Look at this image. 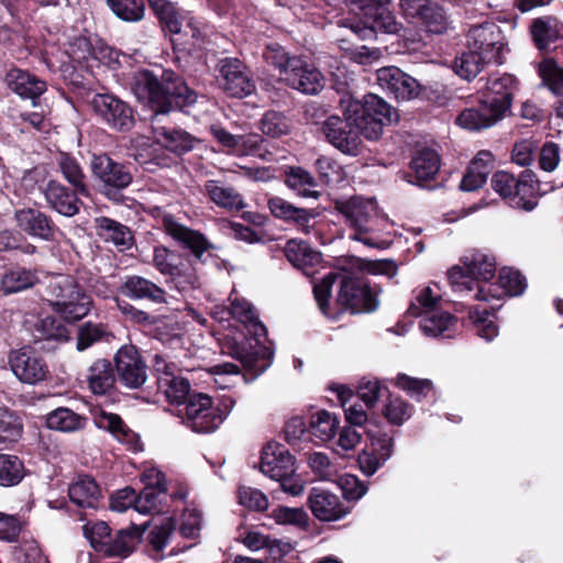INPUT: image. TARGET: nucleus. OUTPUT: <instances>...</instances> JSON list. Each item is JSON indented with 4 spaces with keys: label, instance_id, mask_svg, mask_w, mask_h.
Wrapping results in <instances>:
<instances>
[{
    "label": "nucleus",
    "instance_id": "nucleus-1",
    "mask_svg": "<svg viewBox=\"0 0 563 563\" xmlns=\"http://www.w3.org/2000/svg\"><path fill=\"white\" fill-rule=\"evenodd\" d=\"M132 91L144 104L158 115L174 109H183L196 102L197 95L173 70H163L161 76L150 70L137 71L133 77Z\"/></svg>",
    "mask_w": 563,
    "mask_h": 563
},
{
    "label": "nucleus",
    "instance_id": "nucleus-2",
    "mask_svg": "<svg viewBox=\"0 0 563 563\" xmlns=\"http://www.w3.org/2000/svg\"><path fill=\"white\" fill-rule=\"evenodd\" d=\"M466 51L455 59L456 74L471 80L490 63L501 64L507 42L494 22L474 24L465 33Z\"/></svg>",
    "mask_w": 563,
    "mask_h": 563
},
{
    "label": "nucleus",
    "instance_id": "nucleus-3",
    "mask_svg": "<svg viewBox=\"0 0 563 563\" xmlns=\"http://www.w3.org/2000/svg\"><path fill=\"white\" fill-rule=\"evenodd\" d=\"M230 308L222 310L241 322L252 335L247 345L234 343L229 345L228 353L239 360L253 376L264 373L272 363L273 352L264 344L266 328L260 321L254 307L245 299L230 297Z\"/></svg>",
    "mask_w": 563,
    "mask_h": 563
},
{
    "label": "nucleus",
    "instance_id": "nucleus-4",
    "mask_svg": "<svg viewBox=\"0 0 563 563\" xmlns=\"http://www.w3.org/2000/svg\"><path fill=\"white\" fill-rule=\"evenodd\" d=\"M335 210L344 217L352 230L350 239L368 247H385V242L379 239L385 218L380 216L374 199L355 196L347 200H336Z\"/></svg>",
    "mask_w": 563,
    "mask_h": 563
},
{
    "label": "nucleus",
    "instance_id": "nucleus-5",
    "mask_svg": "<svg viewBox=\"0 0 563 563\" xmlns=\"http://www.w3.org/2000/svg\"><path fill=\"white\" fill-rule=\"evenodd\" d=\"M462 262L466 268L464 271L460 266H454L448 272L449 282L454 291L460 294H468L477 288L474 298L477 300H488V297H497L490 292V287L486 289L477 282L490 280L496 273V261L490 254L479 251H472L463 256Z\"/></svg>",
    "mask_w": 563,
    "mask_h": 563
},
{
    "label": "nucleus",
    "instance_id": "nucleus-6",
    "mask_svg": "<svg viewBox=\"0 0 563 563\" xmlns=\"http://www.w3.org/2000/svg\"><path fill=\"white\" fill-rule=\"evenodd\" d=\"M45 291L53 310L67 321H78L90 311V296L69 275L58 274L48 277Z\"/></svg>",
    "mask_w": 563,
    "mask_h": 563
},
{
    "label": "nucleus",
    "instance_id": "nucleus-7",
    "mask_svg": "<svg viewBox=\"0 0 563 563\" xmlns=\"http://www.w3.org/2000/svg\"><path fill=\"white\" fill-rule=\"evenodd\" d=\"M355 19H342L338 23L349 27L362 40L374 38L378 32L396 33L398 24L389 11L390 0H352Z\"/></svg>",
    "mask_w": 563,
    "mask_h": 563
},
{
    "label": "nucleus",
    "instance_id": "nucleus-8",
    "mask_svg": "<svg viewBox=\"0 0 563 563\" xmlns=\"http://www.w3.org/2000/svg\"><path fill=\"white\" fill-rule=\"evenodd\" d=\"M441 297L434 294L431 287L421 289L408 308L412 317H422L420 328L426 335L451 336L456 319L451 313L437 308Z\"/></svg>",
    "mask_w": 563,
    "mask_h": 563
},
{
    "label": "nucleus",
    "instance_id": "nucleus-9",
    "mask_svg": "<svg viewBox=\"0 0 563 563\" xmlns=\"http://www.w3.org/2000/svg\"><path fill=\"white\" fill-rule=\"evenodd\" d=\"M346 102L349 112L361 123L363 136L367 140L379 139L384 126L397 120L396 110L377 95H366L363 102L352 99Z\"/></svg>",
    "mask_w": 563,
    "mask_h": 563
},
{
    "label": "nucleus",
    "instance_id": "nucleus-10",
    "mask_svg": "<svg viewBox=\"0 0 563 563\" xmlns=\"http://www.w3.org/2000/svg\"><path fill=\"white\" fill-rule=\"evenodd\" d=\"M536 183L531 170H523L518 178L508 172L500 170L492 178V187L497 194L507 199L512 208L527 212L538 206Z\"/></svg>",
    "mask_w": 563,
    "mask_h": 563
},
{
    "label": "nucleus",
    "instance_id": "nucleus-11",
    "mask_svg": "<svg viewBox=\"0 0 563 563\" xmlns=\"http://www.w3.org/2000/svg\"><path fill=\"white\" fill-rule=\"evenodd\" d=\"M327 141L345 155L357 156L363 151V129L346 104L343 118L329 117L322 124Z\"/></svg>",
    "mask_w": 563,
    "mask_h": 563
},
{
    "label": "nucleus",
    "instance_id": "nucleus-12",
    "mask_svg": "<svg viewBox=\"0 0 563 563\" xmlns=\"http://www.w3.org/2000/svg\"><path fill=\"white\" fill-rule=\"evenodd\" d=\"M90 170L97 187L108 197L125 189L133 179L128 166L113 161L106 154L92 156Z\"/></svg>",
    "mask_w": 563,
    "mask_h": 563
},
{
    "label": "nucleus",
    "instance_id": "nucleus-13",
    "mask_svg": "<svg viewBox=\"0 0 563 563\" xmlns=\"http://www.w3.org/2000/svg\"><path fill=\"white\" fill-rule=\"evenodd\" d=\"M336 302L352 313L372 312L378 307L377 297L371 290L368 282L352 273L343 275Z\"/></svg>",
    "mask_w": 563,
    "mask_h": 563
},
{
    "label": "nucleus",
    "instance_id": "nucleus-14",
    "mask_svg": "<svg viewBox=\"0 0 563 563\" xmlns=\"http://www.w3.org/2000/svg\"><path fill=\"white\" fill-rule=\"evenodd\" d=\"M218 81L230 97L244 98L255 91V81L249 67L239 58L223 57L217 64Z\"/></svg>",
    "mask_w": 563,
    "mask_h": 563
},
{
    "label": "nucleus",
    "instance_id": "nucleus-15",
    "mask_svg": "<svg viewBox=\"0 0 563 563\" xmlns=\"http://www.w3.org/2000/svg\"><path fill=\"white\" fill-rule=\"evenodd\" d=\"M179 412L186 416L187 426L197 433L212 432L224 420V415L212 406L211 398L206 394L191 395Z\"/></svg>",
    "mask_w": 563,
    "mask_h": 563
},
{
    "label": "nucleus",
    "instance_id": "nucleus-16",
    "mask_svg": "<svg viewBox=\"0 0 563 563\" xmlns=\"http://www.w3.org/2000/svg\"><path fill=\"white\" fill-rule=\"evenodd\" d=\"M147 2L163 30L168 31L173 35H183L185 37L198 38L200 36V31L195 25L192 18L180 11L172 1L147 0Z\"/></svg>",
    "mask_w": 563,
    "mask_h": 563
},
{
    "label": "nucleus",
    "instance_id": "nucleus-17",
    "mask_svg": "<svg viewBox=\"0 0 563 563\" xmlns=\"http://www.w3.org/2000/svg\"><path fill=\"white\" fill-rule=\"evenodd\" d=\"M147 2L163 30L168 31L173 35H183L185 37L198 38L200 36V31L195 25L192 18L180 11L172 1L147 0Z\"/></svg>",
    "mask_w": 563,
    "mask_h": 563
},
{
    "label": "nucleus",
    "instance_id": "nucleus-18",
    "mask_svg": "<svg viewBox=\"0 0 563 563\" xmlns=\"http://www.w3.org/2000/svg\"><path fill=\"white\" fill-rule=\"evenodd\" d=\"M91 107L95 113L114 130L128 131L134 124L132 109L113 95H95Z\"/></svg>",
    "mask_w": 563,
    "mask_h": 563
},
{
    "label": "nucleus",
    "instance_id": "nucleus-19",
    "mask_svg": "<svg viewBox=\"0 0 563 563\" xmlns=\"http://www.w3.org/2000/svg\"><path fill=\"white\" fill-rule=\"evenodd\" d=\"M119 382L126 388H141L147 379V366L134 345H123L114 356Z\"/></svg>",
    "mask_w": 563,
    "mask_h": 563
},
{
    "label": "nucleus",
    "instance_id": "nucleus-20",
    "mask_svg": "<svg viewBox=\"0 0 563 563\" xmlns=\"http://www.w3.org/2000/svg\"><path fill=\"white\" fill-rule=\"evenodd\" d=\"M283 80L290 88L310 96L318 95L325 86L323 74L300 57H294Z\"/></svg>",
    "mask_w": 563,
    "mask_h": 563
},
{
    "label": "nucleus",
    "instance_id": "nucleus-21",
    "mask_svg": "<svg viewBox=\"0 0 563 563\" xmlns=\"http://www.w3.org/2000/svg\"><path fill=\"white\" fill-rule=\"evenodd\" d=\"M8 361L14 376L25 384H36L48 374L44 360L30 347L11 351Z\"/></svg>",
    "mask_w": 563,
    "mask_h": 563
},
{
    "label": "nucleus",
    "instance_id": "nucleus-22",
    "mask_svg": "<svg viewBox=\"0 0 563 563\" xmlns=\"http://www.w3.org/2000/svg\"><path fill=\"white\" fill-rule=\"evenodd\" d=\"M378 86L398 100H410L420 92L417 79L395 66L383 67L376 71Z\"/></svg>",
    "mask_w": 563,
    "mask_h": 563
},
{
    "label": "nucleus",
    "instance_id": "nucleus-23",
    "mask_svg": "<svg viewBox=\"0 0 563 563\" xmlns=\"http://www.w3.org/2000/svg\"><path fill=\"white\" fill-rule=\"evenodd\" d=\"M307 504L312 515L321 521H336L350 512L338 495L319 487L310 490Z\"/></svg>",
    "mask_w": 563,
    "mask_h": 563
},
{
    "label": "nucleus",
    "instance_id": "nucleus-24",
    "mask_svg": "<svg viewBox=\"0 0 563 563\" xmlns=\"http://www.w3.org/2000/svg\"><path fill=\"white\" fill-rule=\"evenodd\" d=\"M163 223L166 233L188 249L198 261H202L203 254L214 249L201 232L177 222L172 217H165Z\"/></svg>",
    "mask_w": 563,
    "mask_h": 563
},
{
    "label": "nucleus",
    "instance_id": "nucleus-25",
    "mask_svg": "<svg viewBox=\"0 0 563 563\" xmlns=\"http://www.w3.org/2000/svg\"><path fill=\"white\" fill-rule=\"evenodd\" d=\"M294 457L278 443H269L262 450L260 470L272 479L295 473Z\"/></svg>",
    "mask_w": 563,
    "mask_h": 563
},
{
    "label": "nucleus",
    "instance_id": "nucleus-26",
    "mask_svg": "<svg viewBox=\"0 0 563 563\" xmlns=\"http://www.w3.org/2000/svg\"><path fill=\"white\" fill-rule=\"evenodd\" d=\"M272 214L287 222H292L303 233H310L314 219L319 214L314 209L298 208L280 197H273L267 202Z\"/></svg>",
    "mask_w": 563,
    "mask_h": 563
},
{
    "label": "nucleus",
    "instance_id": "nucleus-27",
    "mask_svg": "<svg viewBox=\"0 0 563 563\" xmlns=\"http://www.w3.org/2000/svg\"><path fill=\"white\" fill-rule=\"evenodd\" d=\"M516 90V78L510 74L494 75L489 77L484 93V100L497 109L501 114H506L512 101V95Z\"/></svg>",
    "mask_w": 563,
    "mask_h": 563
},
{
    "label": "nucleus",
    "instance_id": "nucleus-28",
    "mask_svg": "<svg viewBox=\"0 0 563 563\" xmlns=\"http://www.w3.org/2000/svg\"><path fill=\"white\" fill-rule=\"evenodd\" d=\"M18 227L31 236L51 241L54 238L55 227L44 212L26 208L15 211Z\"/></svg>",
    "mask_w": 563,
    "mask_h": 563
},
{
    "label": "nucleus",
    "instance_id": "nucleus-29",
    "mask_svg": "<svg viewBox=\"0 0 563 563\" xmlns=\"http://www.w3.org/2000/svg\"><path fill=\"white\" fill-rule=\"evenodd\" d=\"M45 200L52 209L65 217H74L79 212L77 191L69 190L56 180H49L43 189Z\"/></svg>",
    "mask_w": 563,
    "mask_h": 563
},
{
    "label": "nucleus",
    "instance_id": "nucleus-30",
    "mask_svg": "<svg viewBox=\"0 0 563 563\" xmlns=\"http://www.w3.org/2000/svg\"><path fill=\"white\" fill-rule=\"evenodd\" d=\"M486 100H482L476 108L465 109L456 118V123L470 131L487 129L500 121L505 115Z\"/></svg>",
    "mask_w": 563,
    "mask_h": 563
},
{
    "label": "nucleus",
    "instance_id": "nucleus-31",
    "mask_svg": "<svg viewBox=\"0 0 563 563\" xmlns=\"http://www.w3.org/2000/svg\"><path fill=\"white\" fill-rule=\"evenodd\" d=\"M5 84L10 90L20 97L32 100L40 97L46 90L45 81L19 68H12L7 73Z\"/></svg>",
    "mask_w": 563,
    "mask_h": 563
},
{
    "label": "nucleus",
    "instance_id": "nucleus-32",
    "mask_svg": "<svg viewBox=\"0 0 563 563\" xmlns=\"http://www.w3.org/2000/svg\"><path fill=\"white\" fill-rule=\"evenodd\" d=\"M122 292L131 299H146L154 303H166L167 295L166 291L142 276H130L125 279L122 287Z\"/></svg>",
    "mask_w": 563,
    "mask_h": 563
},
{
    "label": "nucleus",
    "instance_id": "nucleus-33",
    "mask_svg": "<svg viewBox=\"0 0 563 563\" xmlns=\"http://www.w3.org/2000/svg\"><path fill=\"white\" fill-rule=\"evenodd\" d=\"M153 132L158 144L177 155H183L195 147L196 139L181 129L155 125Z\"/></svg>",
    "mask_w": 563,
    "mask_h": 563
},
{
    "label": "nucleus",
    "instance_id": "nucleus-34",
    "mask_svg": "<svg viewBox=\"0 0 563 563\" xmlns=\"http://www.w3.org/2000/svg\"><path fill=\"white\" fill-rule=\"evenodd\" d=\"M87 383L95 395H107L115 384V374L110 361L106 358L96 360L88 368Z\"/></svg>",
    "mask_w": 563,
    "mask_h": 563
},
{
    "label": "nucleus",
    "instance_id": "nucleus-35",
    "mask_svg": "<svg viewBox=\"0 0 563 563\" xmlns=\"http://www.w3.org/2000/svg\"><path fill=\"white\" fill-rule=\"evenodd\" d=\"M493 154L481 151L471 162L467 173L462 178L460 187L465 191H474L481 188L492 172Z\"/></svg>",
    "mask_w": 563,
    "mask_h": 563
},
{
    "label": "nucleus",
    "instance_id": "nucleus-36",
    "mask_svg": "<svg viewBox=\"0 0 563 563\" xmlns=\"http://www.w3.org/2000/svg\"><path fill=\"white\" fill-rule=\"evenodd\" d=\"M68 496L70 501L78 507L96 509L99 505L101 492L93 478L84 476L69 486Z\"/></svg>",
    "mask_w": 563,
    "mask_h": 563
},
{
    "label": "nucleus",
    "instance_id": "nucleus-37",
    "mask_svg": "<svg viewBox=\"0 0 563 563\" xmlns=\"http://www.w3.org/2000/svg\"><path fill=\"white\" fill-rule=\"evenodd\" d=\"M40 282L35 269L15 266L8 269L0 279V290L4 295H11L26 290Z\"/></svg>",
    "mask_w": 563,
    "mask_h": 563
},
{
    "label": "nucleus",
    "instance_id": "nucleus-38",
    "mask_svg": "<svg viewBox=\"0 0 563 563\" xmlns=\"http://www.w3.org/2000/svg\"><path fill=\"white\" fill-rule=\"evenodd\" d=\"M144 528L131 526L125 529L118 530L106 548L103 554L107 556L128 558L141 542Z\"/></svg>",
    "mask_w": 563,
    "mask_h": 563
},
{
    "label": "nucleus",
    "instance_id": "nucleus-39",
    "mask_svg": "<svg viewBox=\"0 0 563 563\" xmlns=\"http://www.w3.org/2000/svg\"><path fill=\"white\" fill-rule=\"evenodd\" d=\"M203 188L210 200L220 208L229 210H241L244 208L242 196L233 187L225 186L220 180H207Z\"/></svg>",
    "mask_w": 563,
    "mask_h": 563
},
{
    "label": "nucleus",
    "instance_id": "nucleus-40",
    "mask_svg": "<svg viewBox=\"0 0 563 563\" xmlns=\"http://www.w3.org/2000/svg\"><path fill=\"white\" fill-rule=\"evenodd\" d=\"M96 229L98 235L106 242H111L114 245L126 250L132 244V234L128 227L121 224L107 217L96 219Z\"/></svg>",
    "mask_w": 563,
    "mask_h": 563
},
{
    "label": "nucleus",
    "instance_id": "nucleus-41",
    "mask_svg": "<svg viewBox=\"0 0 563 563\" xmlns=\"http://www.w3.org/2000/svg\"><path fill=\"white\" fill-rule=\"evenodd\" d=\"M158 388L162 389L167 400L172 404L183 405L187 402L190 391V384L187 378L166 374L157 377Z\"/></svg>",
    "mask_w": 563,
    "mask_h": 563
},
{
    "label": "nucleus",
    "instance_id": "nucleus-42",
    "mask_svg": "<svg viewBox=\"0 0 563 563\" xmlns=\"http://www.w3.org/2000/svg\"><path fill=\"white\" fill-rule=\"evenodd\" d=\"M96 424L100 429L112 433L118 441L131 445L133 450H137L139 440L136 434L123 423L118 415L102 412L96 417Z\"/></svg>",
    "mask_w": 563,
    "mask_h": 563
},
{
    "label": "nucleus",
    "instance_id": "nucleus-43",
    "mask_svg": "<svg viewBox=\"0 0 563 563\" xmlns=\"http://www.w3.org/2000/svg\"><path fill=\"white\" fill-rule=\"evenodd\" d=\"M284 252L287 260L298 268L314 266L321 262V254L300 240L288 241Z\"/></svg>",
    "mask_w": 563,
    "mask_h": 563
},
{
    "label": "nucleus",
    "instance_id": "nucleus-44",
    "mask_svg": "<svg viewBox=\"0 0 563 563\" xmlns=\"http://www.w3.org/2000/svg\"><path fill=\"white\" fill-rule=\"evenodd\" d=\"M410 166L417 184L421 185V181L429 180L437 175L440 168V159L434 151L424 148L415 155Z\"/></svg>",
    "mask_w": 563,
    "mask_h": 563
},
{
    "label": "nucleus",
    "instance_id": "nucleus-45",
    "mask_svg": "<svg viewBox=\"0 0 563 563\" xmlns=\"http://www.w3.org/2000/svg\"><path fill=\"white\" fill-rule=\"evenodd\" d=\"M46 424L57 431L75 432L85 427L86 418L68 408L59 407L47 415Z\"/></svg>",
    "mask_w": 563,
    "mask_h": 563
},
{
    "label": "nucleus",
    "instance_id": "nucleus-46",
    "mask_svg": "<svg viewBox=\"0 0 563 563\" xmlns=\"http://www.w3.org/2000/svg\"><path fill=\"white\" fill-rule=\"evenodd\" d=\"M451 20L445 10L430 1L418 24L428 33L444 34L451 27Z\"/></svg>",
    "mask_w": 563,
    "mask_h": 563
},
{
    "label": "nucleus",
    "instance_id": "nucleus-47",
    "mask_svg": "<svg viewBox=\"0 0 563 563\" xmlns=\"http://www.w3.org/2000/svg\"><path fill=\"white\" fill-rule=\"evenodd\" d=\"M285 183L301 197L317 199L320 196V192L314 189L317 187L314 178L301 167L290 168L286 174Z\"/></svg>",
    "mask_w": 563,
    "mask_h": 563
},
{
    "label": "nucleus",
    "instance_id": "nucleus-48",
    "mask_svg": "<svg viewBox=\"0 0 563 563\" xmlns=\"http://www.w3.org/2000/svg\"><path fill=\"white\" fill-rule=\"evenodd\" d=\"M58 167L64 178L74 187V189L84 196H88L89 191L86 185V175L80 164L67 154H60Z\"/></svg>",
    "mask_w": 563,
    "mask_h": 563
},
{
    "label": "nucleus",
    "instance_id": "nucleus-49",
    "mask_svg": "<svg viewBox=\"0 0 563 563\" xmlns=\"http://www.w3.org/2000/svg\"><path fill=\"white\" fill-rule=\"evenodd\" d=\"M107 4L124 22L136 23L145 16L144 0H107Z\"/></svg>",
    "mask_w": 563,
    "mask_h": 563
},
{
    "label": "nucleus",
    "instance_id": "nucleus-50",
    "mask_svg": "<svg viewBox=\"0 0 563 563\" xmlns=\"http://www.w3.org/2000/svg\"><path fill=\"white\" fill-rule=\"evenodd\" d=\"M32 333L35 341H67L69 336L67 328L60 321L49 316L37 320Z\"/></svg>",
    "mask_w": 563,
    "mask_h": 563
},
{
    "label": "nucleus",
    "instance_id": "nucleus-51",
    "mask_svg": "<svg viewBox=\"0 0 563 563\" xmlns=\"http://www.w3.org/2000/svg\"><path fill=\"white\" fill-rule=\"evenodd\" d=\"M291 121L284 113L277 111H267L261 120L262 132L273 139L287 135L291 131Z\"/></svg>",
    "mask_w": 563,
    "mask_h": 563
},
{
    "label": "nucleus",
    "instance_id": "nucleus-52",
    "mask_svg": "<svg viewBox=\"0 0 563 563\" xmlns=\"http://www.w3.org/2000/svg\"><path fill=\"white\" fill-rule=\"evenodd\" d=\"M24 476L22 462L15 455L0 454V485L13 486Z\"/></svg>",
    "mask_w": 563,
    "mask_h": 563
},
{
    "label": "nucleus",
    "instance_id": "nucleus-53",
    "mask_svg": "<svg viewBox=\"0 0 563 563\" xmlns=\"http://www.w3.org/2000/svg\"><path fill=\"white\" fill-rule=\"evenodd\" d=\"M21 419L12 411L0 408V444L14 443L22 435Z\"/></svg>",
    "mask_w": 563,
    "mask_h": 563
},
{
    "label": "nucleus",
    "instance_id": "nucleus-54",
    "mask_svg": "<svg viewBox=\"0 0 563 563\" xmlns=\"http://www.w3.org/2000/svg\"><path fill=\"white\" fill-rule=\"evenodd\" d=\"M338 424L339 421L334 415L322 410L311 417L310 430L316 438L328 441L334 435Z\"/></svg>",
    "mask_w": 563,
    "mask_h": 563
},
{
    "label": "nucleus",
    "instance_id": "nucleus-55",
    "mask_svg": "<svg viewBox=\"0 0 563 563\" xmlns=\"http://www.w3.org/2000/svg\"><path fill=\"white\" fill-rule=\"evenodd\" d=\"M168 278L180 291L194 289L199 285L196 271L189 264H186L183 258L175 265V269L169 273Z\"/></svg>",
    "mask_w": 563,
    "mask_h": 563
},
{
    "label": "nucleus",
    "instance_id": "nucleus-56",
    "mask_svg": "<svg viewBox=\"0 0 563 563\" xmlns=\"http://www.w3.org/2000/svg\"><path fill=\"white\" fill-rule=\"evenodd\" d=\"M109 335L107 327L102 323L86 322L78 330L77 350L84 351L96 342L108 340Z\"/></svg>",
    "mask_w": 563,
    "mask_h": 563
},
{
    "label": "nucleus",
    "instance_id": "nucleus-57",
    "mask_svg": "<svg viewBox=\"0 0 563 563\" xmlns=\"http://www.w3.org/2000/svg\"><path fill=\"white\" fill-rule=\"evenodd\" d=\"M543 84L554 93L563 92V67L553 59H544L539 66Z\"/></svg>",
    "mask_w": 563,
    "mask_h": 563
},
{
    "label": "nucleus",
    "instance_id": "nucleus-58",
    "mask_svg": "<svg viewBox=\"0 0 563 563\" xmlns=\"http://www.w3.org/2000/svg\"><path fill=\"white\" fill-rule=\"evenodd\" d=\"M278 525H291L298 528L308 526L309 516L300 507L278 506L274 508L269 515Z\"/></svg>",
    "mask_w": 563,
    "mask_h": 563
},
{
    "label": "nucleus",
    "instance_id": "nucleus-59",
    "mask_svg": "<svg viewBox=\"0 0 563 563\" xmlns=\"http://www.w3.org/2000/svg\"><path fill=\"white\" fill-rule=\"evenodd\" d=\"M84 533L96 551L104 553L111 540V529L104 521L85 525Z\"/></svg>",
    "mask_w": 563,
    "mask_h": 563
},
{
    "label": "nucleus",
    "instance_id": "nucleus-60",
    "mask_svg": "<svg viewBox=\"0 0 563 563\" xmlns=\"http://www.w3.org/2000/svg\"><path fill=\"white\" fill-rule=\"evenodd\" d=\"M175 528L176 523L173 518H165L161 525L155 526L148 533V542L153 550L157 553L163 551L168 544Z\"/></svg>",
    "mask_w": 563,
    "mask_h": 563
},
{
    "label": "nucleus",
    "instance_id": "nucleus-61",
    "mask_svg": "<svg viewBox=\"0 0 563 563\" xmlns=\"http://www.w3.org/2000/svg\"><path fill=\"white\" fill-rule=\"evenodd\" d=\"M166 497V493L155 490V487H144L143 490L135 494V510L140 514L158 512V504Z\"/></svg>",
    "mask_w": 563,
    "mask_h": 563
},
{
    "label": "nucleus",
    "instance_id": "nucleus-62",
    "mask_svg": "<svg viewBox=\"0 0 563 563\" xmlns=\"http://www.w3.org/2000/svg\"><path fill=\"white\" fill-rule=\"evenodd\" d=\"M181 258L179 254L168 250L165 246H156L153 252V266L164 276H168L173 273L175 265Z\"/></svg>",
    "mask_w": 563,
    "mask_h": 563
},
{
    "label": "nucleus",
    "instance_id": "nucleus-63",
    "mask_svg": "<svg viewBox=\"0 0 563 563\" xmlns=\"http://www.w3.org/2000/svg\"><path fill=\"white\" fill-rule=\"evenodd\" d=\"M396 384L401 389L409 393L412 397L418 400L421 397L427 396L432 389V383L429 379H417L406 374H398Z\"/></svg>",
    "mask_w": 563,
    "mask_h": 563
},
{
    "label": "nucleus",
    "instance_id": "nucleus-64",
    "mask_svg": "<svg viewBox=\"0 0 563 563\" xmlns=\"http://www.w3.org/2000/svg\"><path fill=\"white\" fill-rule=\"evenodd\" d=\"M411 413V406L401 398H390L384 410L386 419L396 426H401Z\"/></svg>",
    "mask_w": 563,
    "mask_h": 563
}]
</instances>
